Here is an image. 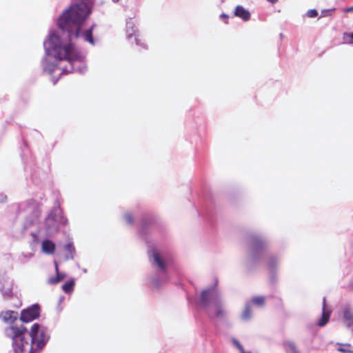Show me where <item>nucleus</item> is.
<instances>
[{
	"label": "nucleus",
	"mask_w": 353,
	"mask_h": 353,
	"mask_svg": "<svg viewBox=\"0 0 353 353\" xmlns=\"http://www.w3.org/2000/svg\"><path fill=\"white\" fill-rule=\"evenodd\" d=\"M17 312L8 310L0 314L4 322L12 323L5 329V335L11 340L9 353H37L46 345L47 339L45 332L40 330L38 323H34L30 331L23 324L13 323L17 319Z\"/></svg>",
	"instance_id": "1"
},
{
	"label": "nucleus",
	"mask_w": 353,
	"mask_h": 353,
	"mask_svg": "<svg viewBox=\"0 0 353 353\" xmlns=\"http://www.w3.org/2000/svg\"><path fill=\"white\" fill-rule=\"evenodd\" d=\"M91 12V7L85 2L72 4L60 16L59 26L68 32L70 40L78 38L80 36L81 25Z\"/></svg>",
	"instance_id": "2"
},
{
	"label": "nucleus",
	"mask_w": 353,
	"mask_h": 353,
	"mask_svg": "<svg viewBox=\"0 0 353 353\" xmlns=\"http://www.w3.org/2000/svg\"><path fill=\"white\" fill-rule=\"evenodd\" d=\"M59 41V37L55 34L51 35L47 41L49 48L54 50L56 57L60 60L68 61L70 63L81 60V56L73 45H55Z\"/></svg>",
	"instance_id": "3"
},
{
	"label": "nucleus",
	"mask_w": 353,
	"mask_h": 353,
	"mask_svg": "<svg viewBox=\"0 0 353 353\" xmlns=\"http://www.w3.org/2000/svg\"><path fill=\"white\" fill-rule=\"evenodd\" d=\"M39 315L40 307L38 304H34L21 311L20 320L22 322L28 323L39 318Z\"/></svg>",
	"instance_id": "4"
},
{
	"label": "nucleus",
	"mask_w": 353,
	"mask_h": 353,
	"mask_svg": "<svg viewBox=\"0 0 353 353\" xmlns=\"http://www.w3.org/2000/svg\"><path fill=\"white\" fill-rule=\"evenodd\" d=\"M218 298L219 296L215 290L212 288L207 289L201 292L200 302L201 305L206 306L209 304L211 300H216L218 299Z\"/></svg>",
	"instance_id": "5"
},
{
	"label": "nucleus",
	"mask_w": 353,
	"mask_h": 353,
	"mask_svg": "<svg viewBox=\"0 0 353 353\" xmlns=\"http://www.w3.org/2000/svg\"><path fill=\"white\" fill-rule=\"evenodd\" d=\"M250 245L253 252H256L265 249L267 243L261 236L255 235L251 236Z\"/></svg>",
	"instance_id": "6"
},
{
	"label": "nucleus",
	"mask_w": 353,
	"mask_h": 353,
	"mask_svg": "<svg viewBox=\"0 0 353 353\" xmlns=\"http://www.w3.org/2000/svg\"><path fill=\"white\" fill-rule=\"evenodd\" d=\"M331 312L326 310V299L323 298V308H322V316L321 319L318 322V325L320 327L325 326L329 321Z\"/></svg>",
	"instance_id": "7"
},
{
	"label": "nucleus",
	"mask_w": 353,
	"mask_h": 353,
	"mask_svg": "<svg viewBox=\"0 0 353 353\" xmlns=\"http://www.w3.org/2000/svg\"><path fill=\"white\" fill-rule=\"evenodd\" d=\"M234 16L241 18L245 21L250 20V13L245 10L242 6H237L234 12Z\"/></svg>",
	"instance_id": "8"
},
{
	"label": "nucleus",
	"mask_w": 353,
	"mask_h": 353,
	"mask_svg": "<svg viewBox=\"0 0 353 353\" xmlns=\"http://www.w3.org/2000/svg\"><path fill=\"white\" fill-rule=\"evenodd\" d=\"M95 27H96V24H92L89 29L85 30L81 34V37H83V40L85 41L90 43L91 45H94V43H95L94 38H93V35H92L93 30Z\"/></svg>",
	"instance_id": "9"
},
{
	"label": "nucleus",
	"mask_w": 353,
	"mask_h": 353,
	"mask_svg": "<svg viewBox=\"0 0 353 353\" xmlns=\"http://www.w3.org/2000/svg\"><path fill=\"white\" fill-rule=\"evenodd\" d=\"M42 250L46 254H53L55 251L56 245L50 240H44L41 244Z\"/></svg>",
	"instance_id": "10"
},
{
	"label": "nucleus",
	"mask_w": 353,
	"mask_h": 353,
	"mask_svg": "<svg viewBox=\"0 0 353 353\" xmlns=\"http://www.w3.org/2000/svg\"><path fill=\"white\" fill-rule=\"evenodd\" d=\"M152 256H153L154 263L157 264V265L159 267V268H160L163 272H166L165 263L157 250H153Z\"/></svg>",
	"instance_id": "11"
},
{
	"label": "nucleus",
	"mask_w": 353,
	"mask_h": 353,
	"mask_svg": "<svg viewBox=\"0 0 353 353\" xmlns=\"http://www.w3.org/2000/svg\"><path fill=\"white\" fill-rule=\"evenodd\" d=\"M343 319L348 327L353 325V312L348 307L342 309Z\"/></svg>",
	"instance_id": "12"
},
{
	"label": "nucleus",
	"mask_w": 353,
	"mask_h": 353,
	"mask_svg": "<svg viewBox=\"0 0 353 353\" xmlns=\"http://www.w3.org/2000/svg\"><path fill=\"white\" fill-rule=\"evenodd\" d=\"M285 352L287 353H299L295 344L293 342L288 341L284 343Z\"/></svg>",
	"instance_id": "13"
},
{
	"label": "nucleus",
	"mask_w": 353,
	"mask_h": 353,
	"mask_svg": "<svg viewBox=\"0 0 353 353\" xmlns=\"http://www.w3.org/2000/svg\"><path fill=\"white\" fill-rule=\"evenodd\" d=\"M75 282L74 279H72L62 285V289L65 293H70L73 291Z\"/></svg>",
	"instance_id": "14"
},
{
	"label": "nucleus",
	"mask_w": 353,
	"mask_h": 353,
	"mask_svg": "<svg viewBox=\"0 0 353 353\" xmlns=\"http://www.w3.org/2000/svg\"><path fill=\"white\" fill-rule=\"evenodd\" d=\"M251 301L256 305L263 306L265 304V299L263 296H258L253 297Z\"/></svg>",
	"instance_id": "15"
},
{
	"label": "nucleus",
	"mask_w": 353,
	"mask_h": 353,
	"mask_svg": "<svg viewBox=\"0 0 353 353\" xmlns=\"http://www.w3.org/2000/svg\"><path fill=\"white\" fill-rule=\"evenodd\" d=\"M252 310L250 305H246L242 314L241 317L243 320H248L251 317Z\"/></svg>",
	"instance_id": "16"
},
{
	"label": "nucleus",
	"mask_w": 353,
	"mask_h": 353,
	"mask_svg": "<svg viewBox=\"0 0 353 353\" xmlns=\"http://www.w3.org/2000/svg\"><path fill=\"white\" fill-rule=\"evenodd\" d=\"M351 345L349 343L343 344L338 348V350L343 353H353V350H351L350 347Z\"/></svg>",
	"instance_id": "17"
},
{
	"label": "nucleus",
	"mask_w": 353,
	"mask_h": 353,
	"mask_svg": "<svg viewBox=\"0 0 353 353\" xmlns=\"http://www.w3.org/2000/svg\"><path fill=\"white\" fill-rule=\"evenodd\" d=\"M148 222V224L152 225L155 223V219H154V218H153L152 216L145 219L143 221V223H142V227L143 229H145L147 227Z\"/></svg>",
	"instance_id": "18"
},
{
	"label": "nucleus",
	"mask_w": 353,
	"mask_h": 353,
	"mask_svg": "<svg viewBox=\"0 0 353 353\" xmlns=\"http://www.w3.org/2000/svg\"><path fill=\"white\" fill-rule=\"evenodd\" d=\"M318 15V12L315 9L309 10L307 12V16L310 18L316 17Z\"/></svg>",
	"instance_id": "19"
},
{
	"label": "nucleus",
	"mask_w": 353,
	"mask_h": 353,
	"mask_svg": "<svg viewBox=\"0 0 353 353\" xmlns=\"http://www.w3.org/2000/svg\"><path fill=\"white\" fill-rule=\"evenodd\" d=\"M56 272H57V277L59 278V282L63 281L65 278L66 275L64 273H60L59 272V268H58L57 265H56Z\"/></svg>",
	"instance_id": "20"
},
{
	"label": "nucleus",
	"mask_w": 353,
	"mask_h": 353,
	"mask_svg": "<svg viewBox=\"0 0 353 353\" xmlns=\"http://www.w3.org/2000/svg\"><path fill=\"white\" fill-rule=\"evenodd\" d=\"M224 314H225L224 310L220 306H219L216 310V314H215L216 316V317H223Z\"/></svg>",
	"instance_id": "21"
},
{
	"label": "nucleus",
	"mask_w": 353,
	"mask_h": 353,
	"mask_svg": "<svg viewBox=\"0 0 353 353\" xmlns=\"http://www.w3.org/2000/svg\"><path fill=\"white\" fill-rule=\"evenodd\" d=\"M48 283L51 285H55L59 283V279L57 277V276L54 277H50L48 279Z\"/></svg>",
	"instance_id": "22"
},
{
	"label": "nucleus",
	"mask_w": 353,
	"mask_h": 353,
	"mask_svg": "<svg viewBox=\"0 0 353 353\" xmlns=\"http://www.w3.org/2000/svg\"><path fill=\"white\" fill-rule=\"evenodd\" d=\"M125 219L129 224H132L134 223V218L131 214H126L125 215Z\"/></svg>",
	"instance_id": "23"
},
{
	"label": "nucleus",
	"mask_w": 353,
	"mask_h": 353,
	"mask_svg": "<svg viewBox=\"0 0 353 353\" xmlns=\"http://www.w3.org/2000/svg\"><path fill=\"white\" fill-rule=\"evenodd\" d=\"M233 343L240 352H243V350H244L242 345L238 341H236V339H234Z\"/></svg>",
	"instance_id": "24"
},
{
	"label": "nucleus",
	"mask_w": 353,
	"mask_h": 353,
	"mask_svg": "<svg viewBox=\"0 0 353 353\" xmlns=\"http://www.w3.org/2000/svg\"><path fill=\"white\" fill-rule=\"evenodd\" d=\"M65 248H66L68 251H70V252H71V251L72 250V249H74L73 245H72V244H70V243L68 244V245H66Z\"/></svg>",
	"instance_id": "25"
},
{
	"label": "nucleus",
	"mask_w": 353,
	"mask_h": 353,
	"mask_svg": "<svg viewBox=\"0 0 353 353\" xmlns=\"http://www.w3.org/2000/svg\"><path fill=\"white\" fill-rule=\"evenodd\" d=\"M344 12H353V6H351V7H349V8H345V9L344 10Z\"/></svg>",
	"instance_id": "26"
},
{
	"label": "nucleus",
	"mask_w": 353,
	"mask_h": 353,
	"mask_svg": "<svg viewBox=\"0 0 353 353\" xmlns=\"http://www.w3.org/2000/svg\"><path fill=\"white\" fill-rule=\"evenodd\" d=\"M220 17H221V19H226V20H227V19H228V17H228V14L223 13V14H221L220 15Z\"/></svg>",
	"instance_id": "27"
},
{
	"label": "nucleus",
	"mask_w": 353,
	"mask_h": 353,
	"mask_svg": "<svg viewBox=\"0 0 353 353\" xmlns=\"http://www.w3.org/2000/svg\"><path fill=\"white\" fill-rule=\"evenodd\" d=\"M267 1L272 4L276 3L278 1V0H267Z\"/></svg>",
	"instance_id": "28"
},
{
	"label": "nucleus",
	"mask_w": 353,
	"mask_h": 353,
	"mask_svg": "<svg viewBox=\"0 0 353 353\" xmlns=\"http://www.w3.org/2000/svg\"><path fill=\"white\" fill-rule=\"evenodd\" d=\"M252 260H253L254 261H256V255H255V254H254V253H253V254H252Z\"/></svg>",
	"instance_id": "29"
},
{
	"label": "nucleus",
	"mask_w": 353,
	"mask_h": 353,
	"mask_svg": "<svg viewBox=\"0 0 353 353\" xmlns=\"http://www.w3.org/2000/svg\"><path fill=\"white\" fill-rule=\"evenodd\" d=\"M136 32H137V31H134V32H133V34L135 35V37H137V35H136ZM135 41H136L137 43V44H139V43H138V39H137V37H135Z\"/></svg>",
	"instance_id": "30"
},
{
	"label": "nucleus",
	"mask_w": 353,
	"mask_h": 353,
	"mask_svg": "<svg viewBox=\"0 0 353 353\" xmlns=\"http://www.w3.org/2000/svg\"><path fill=\"white\" fill-rule=\"evenodd\" d=\"M347 36L349 37L350 38H351L352 39H353V32L351 34H347Z\"/></svg>",
	"instance_id": "31"
},
{
	"label": "nucleus",
	"mask_w": 353,
	"mask_h": 353,
	"mask_svg": "<svg viewBox=\"0 0 353 353\" xmlns=\"http://www.w3.org/2000/svg\"><path fill=\"white\" fill-rule=\"evenodd\" d=\"M241 353H250V352H246L245 350H243V352H241Z\"/></svg>",
	"instance_id": "32"
},
{
	"label": "nucleus",
	"mask_w": 353,
	"mask_h": 353,
	"mask_svg": "<svg viewBox=\"0 0 353 353\" xmlns=\"http://www.w3.org/2000/svg\"><path fill=\"white\" fill-rule=\"evenodd\" d=\"M132 36V34L128 33V37H130Z\"/></svg>",
	"instance_id": "33"
}]
</instances>
